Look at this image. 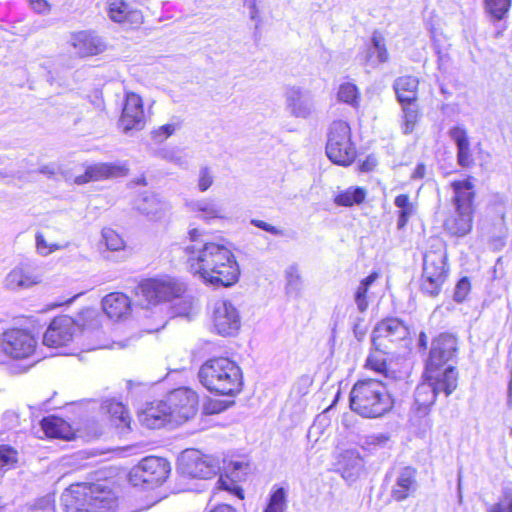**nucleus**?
<instances>
[{
  "instance_id": "61",
  "label": "nucleus",
  "mask_w": 512,
  "mask_h": 512,
  "mask_svg": "<svg viewBox=\"0 0 512 512\" xmlns=\"http://www.w3.org/2000/svg\"><path fill=\"white\" fill-rule=\"evenodd\" d=\"M40 173L45 174V175H54L55 171H54V168L47 165V166L41 167Z\"/></svg>"
},
{
  "instance_id": "18",
  "label": "nucleus",
  "mask_w": 512,
  "mask_h": 512,
  "mask_svg": "<svg viewBox=\"0 0 512 512\" xmlns=\"http://www.w3.org/2000/svg\"><path fill=\"white\" fill-rule=\"evenodd\" d=\"M409 331L398 318H387L379 322L373 330L372 343L377 348H389L388 343H396L408 337Z\"/></svg>"
},
{
  "instance_id": "37",
  "label": "nucleus",
  "mask_w": 512,
  "mask_h": 512,
  "mask_svg": "<svg viewBox=\"0 0 512 512\" xmlns=\"http://www.w3.org/2000/svg\"><path fill=\"white\" fill-rule=\"evenodd\" d=\"M41 427L45 435L51 438H66L69 431V426L64 420L53 416L44 418Z\"/></svg>"
},
{
  "instance_id": "10",
  "label": "nucleus",
  "mask_w": 512,
  "mask_h": 512,
  "mask_svg": "<svg viewBox=\"0 0 512 512\" xmlns=\"http://www.w3.org/2000/svg\"><path fill=\"white\" fill-rule=\"evenodd\" d=\"M43 280L40 267L26 260L16 264L2 279V288L8 292H20L39 285Z\"/></svg>"
},
{
  "instance_id": "16",
  "label": "nucleus",
  "mask_w": 512,
  "mask_h": 512,
  "mask_svg": "<svg viewBox=\"0 0 512 512\" xmlns=\"http://www.w3.org/2000/svg\"><path fill=\"white\" fill-rule=\"evenodd\" d=\"M326 154L335 164L349 166L356 157V149L351 142L350 130H331L326 145Z\"/></svg>"
},
{
  "instance_id": "60",
  "label": "nucleus",
  "mask_w": 512,
  "mask_h": 512,
  "mask_svg": "<svg viewBox=\"0 0 512 512\" xmlns=\"http://www.w3.org/2000/svg\"><path fill=\"white\" fill-rule=\"evenodd\" d=\"M210 512H236V510L230 505L222 504V505L216 506Z\"/></svg>"
},
{
  "instance_id": "6",
  "label": "nucleus",
  "mask_w": 512,
  "mask_h": 512,
  "mask_svg": "<svg viewBox=\"0 0 512 512\" xmlns=\"http://www.w3.org/2000/svg\"><path fill=\"white\" fill-rule=\"evenodd\" d=\"M451 187L454 193L452 198L454 212L445 220L444 228L453 236L463 237L472 229L474 186L465 179L452 182Z\"/></svg>"
},
{
  "instance_id": "48",
  "label": "nucleus",
  "mask_w": 512,
  "mask_h": 512,
  "mask_svg": "<svg viewBox=\"0 0 512 512\" xmlns=\"http://www.w3.org/2000/svg\"><path fill=\"white\" fill-rule=\"evenodd\" d=\"M403 106L404 120L407 128L409 126H414L417 122L418 118V109L414 102L405 103Z\"/></svg>"
},
{
  "instance_id": "59",
  "label": "nucleus",
  "mask_w": 512,
  "mask_h": 512,
  "mask_svg": "<svg viewBox=\"0 0 512 512\" xmlns=\"http://www.w3.org/2000/svg\"><path fill=\"white\" fill-rule=\"evenodd\" d=\"M426 167L424 164L420 163L416 166L415 170L412 173L411 178L413 180L422 179L425 176Z\"/></svg>"
},
{
  "instance_id": "62",
  "label": "nucleus",
  "mask_w": 512,
  "mask_h": 512,
  "mask_svg": "<svg viewBox=\"0 0 512 512\" xmlns=\"http://www.w3.org/2000/svg\"><path fill=\"white\" fill-rule=\"evenodd\" d=\"M217 484L219 485L220 488L224 489V490H230V486L228 485L227 481L224 480L222 477L218 480Z\"/></svg>"
},
{
  "instance_id": "36",
  "label": "nucleus",
  "mask_w": 512,
  "mask_h": 512,
  "mask_svg": "<svg viewBox=\"0 0 512 512\" xmlns=\"http://www.w3.org/2000/svg\"><path fill=\"white\" fill-rule=\"evenodd\" d=\"M104 408L111 416V420L115 426L122 429H130V416L125 406L114 400L106 401Z\"/></svg>"
},
{
  "instance_id": "28",
  "label": "nucleus",
  "mask_w": 512,
  "mask_h": 512,
  "mask_svg": "<svg viewBox=\"0 0 512 512\" xmlns=\"http://www.w3.org/2000/svg\"><path fill=\"white\" fill-rule=\"evenodd\" d=\"M107 14L116 23L138 26L143 22L141 11L130 8L125 0H107Z\"/></svg>"
},
{
  "instance_id": "31",
  "label": "nucleus",
  "mask_w": 512,
  "mask_h": 512,
  "mask_svg": "<svg viewBox=\"0 0 512 512\" xmlns=\"http://www.w3.org/2000/svg\"><path fill=\"white\" fill-rule=\"evenodd\" d=\"M418 84L419 81L414 76L398 77L393 87L399 102L403 105L404 103L415 102L417 99Z\"/></svg>"
},
{
  "instance_id": "58",
  "label": "nucleus",
  "mask_w": 512,
  "mask_h": 512,
  "mask_svg": "<svg viewBox=\"0 0 512 512\" xmlns=\"http://www.w3.org/2000/svg\"><path fill=\"white\" fill-rule=\"evenodd\" d=\"M353 331L356 338L360 339L366 333V328L362 325V319L358 318L357 321L353 325Z\"/></svg>"
},
{
  "instance_id": "24",
  "label": "nucleus",
  "mask_w": 512,
  "mask_h": 512,
  "mask_svg": "<svg viewBox=\"0 0 512 512\" xmlns=\"http://www.w3.org/2000/svg\"><path fill=\"white\" fill-rule=\"evenodd\" d=\"M138 418L143 426L150 429H160L168 424L174 425L166 400L151 403L139 413Z\"/></svg>"
},
{
  "instance_id": "41",
  "label": "nucleus",
  "mask_w": 512,
  "mask_h": 512,
  "mask_svg": "<svg viewBox=\"0 0 512 512\" xmlns=\"http://www.w3.org/2000/svg\"><path fill=\"white\" fill-rule=\"evenodd\" d=\"M510 6L511 0H485L486 12L496 20L503 19Z\"/></svg>"
},
{
  "instance_id": "33",
  "label": "nucleus",
  "mask_w": 512,
  "mask_h": 512,
  "mask_svg": "<svg viewBox=\"0 0 512 512\" xmlns=\"http://www.w3.org/2000/svg\"><path fill=\"white\" fill-rule=\"evenodd\" d=\"M366 190L362 187H349L346 190L338 191L334 196V203L337 206L351 207L364 202Z\"/></svg>"
},
{
  "instance_id": "21",
  "label": "nucleus",
  "mask_w": 512,
  "mask_h": 512,
  "mask_svg": "<svg viewBox=\"0 0 512 512\" xmlns=\"http://www.w3.org/2000/svg\"><path fill=\"white\" fill-rule=\"evenodd\" d=\"M68 43L79 57L95 56L103 53L107 48L103 38L91 30L72 33Z\"/></svg>"
},
{
  "instance_id": "40",
  "label": "nucleus",
  "mask_w": 512,
  "mask_h": 512,
  "mask_svg": "<svg viewBox=\"0 0 512 512\" xmlns=\"http://www.w3.org/2000/svg\"><path fill=\"white\" fill-rule=\"evenodd\" d=\"M286 291L288 294H298L302 286V278L297 265L293 264L285 270Z\"/></svg>"
},
{
  "instance_id": "44",
  "label": "nucleus",
  "mask_w": 512,
  "mask_h": 512,
  "mask_svg": "<svg viewBox=\"0 0 512 512\" xmlns=\"http://www.w3.org/2000/svg\"><path fill=\"white\" fill-rule=\"evenodd\" d=\"M36 241V249L37 252L42 256H47L54 251L61 250L66 247V245H60L57 243H48L44 237V235L40 232L35 235Z\"/></svg>"
},
{
  "instance_id": "50",
  "label": "nucleus",
  "mask_w": 512,
  "mask_h": 512,
  "mask_svg": "<svg viewBox=\"0 0 512 512\" xmlns=\"http://www.w3.org/2000/svg\"><path fill=\"white\" fill-rule=\"evenodd\" d=\"M389 441L385 433L371 434L365 437L364 445L367 447H383Z\"/></svg>"
},
{
  "instance_id": "30",
  "label": "nucleus",
  "mask_w": 512,
  "mask_h": 512,
  "mask_svg": "<svg viewBox=\"0 0 512 512\" xmlns=\"http://www.w3.org/2000/svg\"><path fill=\"white\" fill-rule=\"evenodd\" d=\"M363 468L364 460L357 452L347 450L342 454L339 470L345 480L355 481L360 476Z\"/></svg>"
},
{
  "instance_id": "52",
  "label": "nucleus",
  "mask_w": 512,
  "mask_h": 512,
  "mask_svg": "<svg viewBox=\"0 0 512 512\" xmlns=\"http://www.w3.org/2000/svg\"><path fill=\"white\" fill-rule=\"evenodd\" d=\"M162 157L171 162H174L175 164H177L179 166H185L187 164V160L184 156L177 155L173 151L164 152Z\"/></svg>"
},
{
  "instance_id": "63",
  "label": "nucleus",
  "mask_w": 512,
  "mask_h": 512,
  "mask_svg": "<svg viewBox=\"0 0 512 512\" xmlns=\"http://www.w3.org/2000/svg\"><path fill=\"white\" fill-rule=\"evenodd\" d=\"M427 344V336L424 332H421L419 335V345L422 347H426Z\"/></svg>"
},
{
  "instance_id": "39",
  "label": "nucleus",
  "mask_w": 512,
  "mask_h": 512,
  "mask_svg": "<svg viewBox=\"0 0 512 512\" xmlns=\"http://www.w3.org/2000/svg\"><path fill=\"white\" fill-rule=\"evenodd\" d=\"M338 99L352 107H357L360 99L358 87L352 83L341 84L338 90Z\"/></svg>"
},
{
  "instance_id": "34",
  "label": "nucleus",
  "mask_w": 512,
  "mask_h": 512,
  "mask_svg": "<svg viewBox=\"0 0 512 512\" xmlns=\"http://www.w3.org/2000/svg\"><path fill=\"white\" fill-rule=\"evenodd\" d=\"M379 278L377 272H372L362 279L354 292V303L360 313H364L369 306L367 293L371 285Z\"/></svg>"
},
{
  "instance_id": "14",
  "label": "nucleus",
  "mask_w": 512,
  "mask_h": 512,
  "mask_svg": "<svg viewBox=\"0 0 512 512\" xmlns=\"http://www.w3.org/2000/svg\"><path fill=\"white\" fill-rule=\"evenodd\" d=\"M169 406L170 417L174 425H181L193 418L198 410L197 394L186 387L178 388L170 392L166 398Z\"/></svg>"
},
{
  "instance_id": "51",
  "label": "nucleus",
  "mask_w": 512,
  "mask_h": 512,
  "mask_svg": "<svg viewBox=\"0 0 512 512\" xmlns=\"http://www.w3.org/2000/svg\"><path fill=\"white\" fill-rule=\"evenodd\" d=\"M250 223H251V225H253L257 228H260L272 235H275V236H284L285 235V233L282 229H279L265 221L258 220V219H251Z\"/></svg>"
},
{
  "instance_id": "20",
  "label": "nucleus",
  "mask_w": 512,
  "mask_h": 512,
  "mask_svg": "<svg viewBox=\"0 0 512 512\" xmlns=\"http://www.w3.org/2000/svg\"><path fill=\"white\" fill-rule=\"evenodd\" d=\"M149 118V113L144 111L141 96L132 91H125L124 103L120 117L121 127H144L148 123Z\"/></svg>"
},
{
  "instance_id": "54",
  "label": "nucleus",
  "mask_w": 512,
  "mask_h": 512,
  "mask_svg": "<svg viewBox=\"0 0 512 512\" xmlns=\"http://www.w3.org/2000/svg\"><path fill=\"white\" fill-rule=\"evenodd\" d=\"M28 2L37 13H45L49 11V4L46 0H28Z\"/></svg>"
},
{
  "instance_id": "3",
  "label": "nucleus",
  "mask_w": 512,
  "mask_h": 512,
  "mask_svg": "<svg viewBox=\"0 0 512 512\" xmlns=\"http://www.w3.org/2000/svg\"><path fill=\"white\" fill-rule=\"evenodd\" d=\"M65 512H114L117 498L100 483H77L61 495Z\"/></svg>"
},
{
  "instance_id": "17",
  "label": "nucleus",
  "mask_w": 512,
  "mask_h": 512,
  "mask_svg": "<svg viewBox=\"0 0 512 512\" xmlns=\"http://www.w3.org/2000/svg\"><path fill=\"white\" fill-rule=\"evenodd\" d=\"M213 325L219 335H234L241 325L237 308L228 300L216 301L213 309Z\"/></svg>"
},
{
  "instance_id": "35",
  "label": "nucleus",
  "mask_w": 512,
  "mask_h": 512,
  "mask_svg": "<svg viewBox=\"0 0 512 512\" xmlns=\"http://www.w3.org/2000/svg\"><path fill=\"white\" fill-rule=\"evenodd\" d=\"M374 348V351H372L366 359V367L383 375L385 378H394L388 369L385 357L388 348Z\"/></svg>"
},
{
  "instance_id": "42",
  "label": "nucleus",
  "mask_w": 512,
  "mask_h": 512,
  "mask_svg": "<svg viewBox=\"0 0 512 512\" xmlns=\"http://www.w3.org/2000/svg\"><path fill=\"white\" fill-rule=\"evenodd\" d=\"M286 509V491L283 488L275 490L264 512H284Z\"/></svg>"
},
{
  "instance_id": "23",
  "label": "nucleus",
  "mask_w": 512,
  "mask_h": 512,
  "mask_svg": "<svg viewBox=\"0 0 512 512\" xmlns=\"http://www.w3.org/2000/svg\"><path fill=\"white\" fill-rule=\"evenodd\" d=\"M185 207L195 216L207 223L213 220L226 219L225 209L212 198L191 199L185 202Z\"/></svg>"
},
{
  "instance_id": "64",
  "label": "nucleus",
  "mask_w": 512,
  "mask_h": 512,
  "mask_svg": "<svg viewBox=\"0 0 512 512\" xmlns=\"http://www.w3.org/2000/svg\"><path fill=\"white\" fill-rule=\"evenodd\" d=\"M231 466H232L233 472H235V471L241 470L244 467V463L236 461V462L231 463Z\"/></svg>"
},
{
  "instance_id": "13",
  "label": "nucleus",
  "mask_w": 512,
  "mask_h": 512,
  "mask_svg": "<svg viewBox=\"0 0 512 512\" xmlns=\"http://www.w3.org/2000/svg\"><path fill=\"white\" fill-rule=\"evenodd\" d=\"M139 291L148 303L157 304L179 298L185 291V285L171 277L146 279L139 285Z\"/></svg>"
},
{
  "instance_id": "43",
  "label": "nucleus",
  "mask_w": 512,
  "mask_h": 512,
  "mask_svg": "<svg viewBox=\"0 0 512 512\" xmlns=\"http://www.w3.org/2000/svg\"><path fill=\"white\" fill-rule=\"evenodd\" d=\"M102 238L106 247L111 251H119L124 248L125 244L122 237L113 229L104 228Z\"/></svg>"
},
{
  "instance_id": "9",
  "label": "nucleus",
  "mask_w": 512,
  "mask_h": 512,
  "mask_svg": "<svg viewBox=\"0 0 512 512\" xmlns=\"http://www.w3.org/2000/svg\"><path fill=\"white\" fill-rule=\"evenodd\" d=\"M178 471L186 477L209 479L219 471L218 462L196 449H188L178 458Z\"/></svg>"
},
{
  "instance_id": "56",
  "label": "nucleus",
  "mask_w": 512,
  "mask_h": 512,
  "mask_svg": "<svg viewBox=\"0 0 512 512\" xmlns=\"http://www.w3.org/2000/svg\"><path fill=\"white\" fill-rule=\"evenodd\" d=\"M224 409L225 406L220 401H212L205 407V410L208 414L220 413Z\"/></svg>"
},
{
  "instance_id": "1",
  "label": "nucleus",
  "mask_w": 512,
  "mask_h": 512,
  "mask_svg": "<svg viewBox=\"0 0 512 512\" xmlns=\"http://www.w3.org/2000/svg\"><path fill=\"white\" fill-rule=\"evenodd\" d=\"M188 235L192 243L184 247V252L191 273L212 285L228 287L237 282L239 266L228 247L220 243L199 241L202 233L197 228L190 229Z\"/></svg>"
},
{
  "instance_id": "27",
  "label": "nucleus",
  "mask_w": 512,
  "mask_h": 512,
  "mask_svg": "<svg viewBox=\"0 0 512 512\" xmlns=\"http://www.w3.org/2000/svg\"><path fill=\"white\" fill-rule=\"evenodd\" d=\"M135 208L152 220H159L170 210V204L159 195L143 193L135 200Z\"/></svg>"
},
{
  "instance_id": "2",
  "label": "nucleus",
  "mask_w": 512,
  "mask_h": 512,
  "mask_svg": "<svg viewBox=\"0 0 512 512\" xmlns=\"http://www.w3.org/2000/svg\"><path fill=\"white\" fill-rule=\"evenodd\" d=\"M102 315L94 308L83 309L77 322L70 316L55 317L43 335V344L51 348L65 347L73 341L78 329L83 336L91 340L88 349H122L127 346L124 342H113L109 345L105 333L101 329Z\"/></svg>"
},
{
  "instance_id": "25",
  "label": "nucleus",
  "mask_w": 512,
  "mask_h": 512,
  "mask_svg": "<svg viewBox=\"0 0 512 512\" xmlns=\"http://www.w3.org/2000/svg\"><path fill=\"white\" fill-rule=\"evenodd\" d=\"M416 469L406 466L401 468L396 475L395 483L391 489V497L400 502L413 496L418 489Z\"/></svg>"
},
{
  "instance_id": "53",
  "label": "nucleus",
  "mask_w": 512,
  "mask_h": 512,
  "mask_svg": "<svg viewBox=\"0 0 512 512\" xmlns=\"http://www.w3.org/2000/svg\"><path fill=\"white\" fill-rule=\"evenodd\" d=\"M244 5L249 9L250 18L259 21V10L257 8V0H244Z\"/></svg>"
},
{
  "instance_id": "57",
  "label": "nucleus",
  "mask_w": 512,
  "mask_h": 512,
  "mask_svg": "<svg viewBox=\"0 0 512 512\" xmlns=\"http://www.w3.org/2000/svg\"><path fill=\"white\" fill-rule=\"evenodd\" d=\"M178 305L179 307L176 308V314L178 316H189L192 309L191 303L188 301H181Z\"/></svg>"
},
{
  "instance_id": "22",
  "label": "nucleus",
  "mask_w": 512,
  "mask_h": 512,
  "mask_svg": "<svg viewBox=\"0 0 512 512\" xmlns=\"http://www.w3.org/2000/svg\"><path fill=\"white\" fill-rule=\"evenodd\" d=\"M128 168L124 163H96L86 167L85 172L75 177V183L82 185L112 177L125 176Z\"/></svg>"
},
{
  "instance_id": "47",
  "label": "nucleus",
  "mask_w": 512,
  "mask_h": 512,
  "mask_svg": "<svg viewBox=\"0 0 512 512\" xmlns=\"http://www.w3.org/2000/svg\"><path fill=\"white\" fill-rule=\"evenodd\" d=\"M489 512H512V492L504 491L499 502L492 505Z\"/></svg>"
},
{
  "instance_id": "8",
  "label": "nucleus",
  "mask_w": 512,
  "mask_h": 512,
  "mask_svg": "<svg viewBox=\"0 0 512 512\" xmlns=\"http://www.w3.org/2000/svg\"><path fill=\"white\" fill-rule=\"evenodd\" d=\"M458 373L453 366H448L443 371V377H428L426 381L416 387L414 393L415 409L425 415L430 407L435 403L436 397L443 392L449 396L457 387Z\"/></svg>"
},
{
  "instance_id": "49",
  "label": "nucleus",
  "mask_w": 512,
  "mask_h": 512,
  "mask_svg": "<svg viewBox=\"0 0 512 512\" xmlns=\"http://www.w3.org/2000/svg\"><path fill=\"white\" fill-rule=\"evenodd\" d=\"M213 175L209 168L203 167L199 172L198 188L201 192L207 191L213 184Z\"/></svg>"
},
{
  "instance_id": "29",
  "label": "nucleus",
  "mask_w": 512,
  "mask_h": 512,
  "mask_svg": "<svg viewBox=\"0 0 512 512\" xmlns=\"http://www.w3.org/2000/svg\"><path fill=\"white\" fill-rule=\"evenodd\" d=\"M102 307L109 318L120 319L130 312L131 301L127 295L114 292L102 299Z\"/></svg>"
},
{
  "instance_id": "45",
  "label": "nucleus",
  "mask_w": 512,
  "mask_h": 512,
  "mask_svg": "<svg viewBox=\"0 0 512 512\" xmlns=\"http://www.w3.org/2000/svg\"><path fill=\"white\" fill-rule=\"evenodd\" d=\"M17 461V451L13 448L2 445L0 446V468H9Z\"/></svg>"
},
{
  "instance_id": "26",
  "label": "nucleus",
  "mask_w": 512,
  "mask_h": 512,
  "mask_svg": "<svg viewBox=\"0 0 512 512\" xmlns=\"http://www.w3.org/2000/svg\"><path fill=\"white\" fill-rule=\"evenodd\" d=\"M361 59L365 65L372 68L378 67L389 60L386 40L381 32L377 30L373 32L370 43L361 53Z\"/></svg>"
},
{
  "instance_id": "38",
  "label": "nucleus",
  "mask_w": 512,
  "mask_h": 512,
  "mask_svg": "<svg viewBox=\"0 0 512 512\" xmlns=\"http://www.w3.org/2000/svg\"><path fill=\"white\" fill-rule=\"evenodd\" d=\"M394 204L399 208V215L397 221L398 229H402L407 224L410 216L413 214V206L410 203L409 196L400 194L395 198Z\"/></svg>"
},
{
  "instance_id": "32",
  "label": "nucleus",
  "mask_w": 512,
  "mask_h": 512,
  "mask_svg": "<svg viewBox=\"0 0 512 512\" xmlns=\"http://www.w3.org/2000/svg\"><path fill=\"white\" fill-rule=\"evenodd\" d=\"M451 137L457 145V161L462 167H469L473 164V157L470 151V143L465 130H451Z\"/></svg>"
},
{
  "instance_id": "19",
  "label": "nucleus",
  "mask_w": 512,
  "mask_h": 512,
  "mask_svg": "<svg viewBox=\"0 0 512 512\" xmlns=\"http://www.w3.org/2000/svg\"><path fill=\"white\" fill-rule=\"evenodd\" d=\"M286 109L297 118H308L316 110L315 101L309 92L296 85H288L284 90Z\"/></svg>"
},
{
  "instance_id": "12",
  "label": "nucleus",
  "mask_w": 512,
  "mask_h": 512,
  "mask_svg": "<svg viewBox=\"0 0 512 512\" xmlns=\"http://www.w3.org/2000/svg\"><path fill=\"white\" fill-rule=\"evenodd\" d=\"M37 340L27 329L10 328L0 338V349L12 359H26L36 350Z\"/></svg>"
},
{
  "instance_id": "7",
  "label": "nucleus",
  "mask_w": 512,
  "mask_h": 512,
  "mask_svg": "<svg viewBox=\"0 0 512 512\" xmlns=\"http://www.w3.org/2000/svg\"><path fill=\"white\" fill-rule=\"evenodd\" d=\"M449 274L445 244L434 239L423 256L420 290L429 297H437Z\"/></svg>"
},
{
  "instance_id": "15",
  "label": "nucleus",
  "mask_w": 512,
  "mask_h": 512,
  "mask_svg": "<svg viewBox=\"0 0 512 512\" xmlns=\"http://www.w3.org/2000/svg\"><path fill=\"white\" fill-rule=\"evenodd\" d=\"M170 463L161 457H146L132 469L130 480L134 485L139 483L150 486L159 485L166 480L170 473Z\"/></svg>"
},
{
  "instance_id": "46",
  "label": "nucleus",
  "mask_w": 512,
  "mask_h": 512,
  "mask_svg": "<svg viewBox=\"0 0 512 512\" xmlns=\"http://www.w3.org/2000/svg\"><path fill=\"white\" fill-rule=\"evenodd\" d=\"M470 289L471 284L469 279L467 277L461 278L455 286L453 294L454 300L459 303L463 302L466 299L467 295L469 294Z\"/></svg>"
},
{
  "instance_id": "4",
  "label": "nucleus",
  "mask_w": 512,
  "mask_h": 512,
  "mask_svg": "<svg viewBox=\"0 0 512 512\" xmlns=\"http://www.w3.org/2000/svg\"><path fill=\"white\" fill-rule=\"evenodd\" d=\"M198 377L207 390L219 395L235 396L243 386L241 368L226 357L207 360L200 367Z\"/></svg>"
},
{
  "instance_id": "11",
  "label": "nucleus",
  "mask_w": 512,
  "mask_h": 512,
  "mask_svg": "<svg viewBox=\"0 0 512 512\" xmlns=\"http://www.w3.org/2000/svg\"><path fill=\"white\" fill-rule=\"evenodd\" d=\"M457 352V340L450 334H440L432 341L429 357L426 361L425 375L435 378L443 377V371L449 365L447 363L455 357Z\"/></svg>"
},
{
  "instance_id": "5",
  "label": "nucleus",
  "mask_w": 512,
  "mask_h": 512,
  "mask_svg": "<svg viewBox=\"0 0 512 512\" xmlns=\"http://www.w3.org/2000/svg\"><path fill=\"white\" fill-rule=\"evenodd\" d=\"M393 404V399L382 380H359L350 392V408L362 417H381L392 409Z\"/></svg>"
},
{
  "instance_id": "55",
  "label": "nucleus",
  "mask_w": 512,
  "mask_h": 512,
  "mask_svg": "<svg viewBox=\"0 0 512 512\" xmlns=\"http://www.w3.org/2000/svg\"><path fill=\"white\" fill-rule=\"evenodd\" d=\"M173 130H152L151 131V138L157 143H161L162 141L166 140L171 134Z\"/></svg>"
}]
</instances>
